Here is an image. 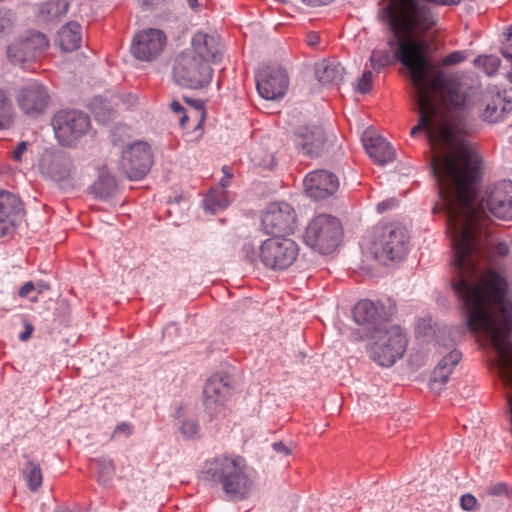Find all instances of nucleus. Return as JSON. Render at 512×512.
<instances>
[{
  "label": "nucleus",
  "instance_id": "473e14b6",
  "mask_svg": "<svg viewBox=\"0 0 512 512\" xmlns=\"http://www.w3.org/2000/svg\"><path fill=\"white\" fill-rule=\"evenodd\" d=\"M473 63L488 76H493L500 68L501 60L494 55H481L475 58Z\"/></svg>",
  "mask_w": 512,
  "mask_h": 512
},
{
  "label": "nucleus",
  "instance_id": "412c9836",
  "mask_svg": "<svg viewBox=\"0 0 512 512\" xmlns=\"http://www.w3.org/2000/svg\"><path fill=\"white\" fill-rule=\"evenodd\" d=\"M461 359L462 353L457 349H453L438 362L429 380V386L432 391L439 393L443 390L454 368Z\"/></svg>",
  "mask_w": 512,
  "mask_h": 512
},
{
  "label": "nucleus",
  "instance_id": "4d7b16f0",
  "mask_svg": "<svg viewBox=\"0 0 512 512\" xmlns=\"http://www.w3.org/2000/svg\"><path fill=\"white\" fill-rule=\"evenodd\" d=\"M504 36L505 42L510 48H512V25L509 27L507 33H505Z\"/></svg>",
  "mask_w": 512,
  "mask_h": 512
},
{
  "label": "nucleus",
  "instance_id": "c03bdc74",
  "mask_svg": "<svg viewBox=\"0 0 512 512\" xmlns=\"http://www.w3.org/2000/svg\"><path fill=\"white\" fill-rule=\"evenodd\" d=\"M27 147H28V143L25 142V141H22L20 142L16 148L14 149L13 151V158L16 160V161H20L21 158H22V155L26 152L27 150Z\"/></svg>",
  "mask_w": 512,
  "mask_h": 512
},
{
  "label": "nucleus",
  "instance_id": "c85d7f7f",
  "mask_svg": "<svg viewBox=\"0 0 512 512\" xmlns=\"http://www.w3.org/2000/svg\"><path fill=\"white\" fill-rule=\"evenodd\" d=\"M203 203L206 210L216 213L229 205L228 194L222 188L211 189Z\"/></svg>",
  "mask_w": 512,
  "mask_h": 512
},
{
  "label": "nucleus",
  "instance_id": "f3484780",
  "mask_svg": "<svg viewBox=\"0 0 512 512\" xmlns=\"http://www.w3.org/2000/svg\"><path fill=\"white\" fill-rule=\"evenodd\" d=\"M166 42L167 37L162 30L148 28L134 35L130 51L140 61H152L162 53Z\"/></svg>",
  "mask_w": 512,
  "mask_h": 512
},
{
  "label": "nucleus",
  "instance_id": "2f4dec72",
  "mask_svg": "<svg viewBox=\"0 0 512 512\" xmlns=\"http://www.w3.org/2000/svg\"><path fill=\"white\" fill-rule=\"evenodd\" d=\"M69 4L66 0H49L41 5V14L49 19L60 17L67 13Z\"/></svg>",
  "mask_w": 512,
  "mask_h": 512
},
{
  "label": "nucleus",
  "instance_id": "052dcab7",
  "mask_svg": "<svg viewBox=\"0 0 512 512\" xmlns=\"http://www.w3.org/2000/svg\"><path fill=\"white\" fill-rule=\"evenodd\" d=\"M190 7L194 8L197 5V0H187Z\"/></svg>",
  "mask_w": 512,
  "mask_h": 512
},
{
  "label": "nucleus",
  "instance_id": "aec40b11",
  "mask_svg": "<svg viewBox=\"0 0 512 512\" xmlns=\"http://www.w3.org/2000/svg\"><path fill=\"white\" fill-rule=\"evenodd\" d=\"M23 210V203L18 195L0 189V238L14 231Z\"/></svg>",
  "mask_w": 512,
  "mask_h": 512
},
{
  "label": "nucleus",
  "instance_id": "6ab92c4d",
  "mask_svg": "<svg viewBox=\"0 0 512 512\" xmlns=\"http://www.w3.org/2000/svg\"><path fill=\"white\" fill-rule=\"evenodd\" d=\"M307 195L315 200L325 199L333 195L339 188L336 175L327 170H315L304 179Z\"/></svg>",
  "mask_w": 512,
  "mask_h": 512
},
{
  "label": "nucleus",
  "instance_id": "37998d69",
  "mask_svg": "<svg viewBox=\"0 0 512 512\" xmlns=\"http://www.w3.org/2000/svg\"><path fill=\"white\" fill-rule=\"evenodd\" d=\"M222 172L224 174L223 178L220 180V185L223 190L225 187H227L230 184V180L233 176L232 170L229 166H223Z\"/></svg>",
  "mask_w": 512,
  "mask_h": 512
},
{
  "label": "nucleus",
  "instance_id": "393cba45",
  "mask_svg": "<svg viewBox=\"0 0 512 512\" xmlns=\"http://www.w3.org/2000/svg\"><path fill=\"white\" fill-rule=\"evenodd\" d=\"M512 110V101L496 93L486 102L485 108L481 113V118L488 123H497L502 121Z\"/></svg>",
  "mask_w": 512,
  "mask_h": 512
},
{
  "label": "nucleus",
  "instance_id": "58836bf2",
  "mask_svg": "<svg viewBox=\"0 0 512 512\" xmlns=\"http://www.w3.org/2000/svg\"><path fill=\"white\" fill-rule=\"evenodd\" d=\"M466 59V55L463 51H454L443 58L442 64L445 66L456 65Z\"/></svg>",
  "mask_w": 512,
  "mask_h": 512
},
{
  "label": "nucleus",
  "instance_id": "ddd939ff",
  "mask_svg": "<svg viewBox=\"0 0 512 512\" xmlns=\"http://www.w3.org/2000/svg\"><path fill=\"white\" fill-rule=\"evenodd\" d=\"M152 166L150 146L144 142H136L123 151L119 162V170L130 180L142 179Z\"/></svg>",
  "mask_w": 512,
  "mask_h": 512
},
{
  "label": "nucleus",
  "instance_id": "b1692460",
  "mask_svg": "<svg viewBox=\"0 0 512 512\" xmlns=\"http://www.w3.org/2000/svg\"><path fill=\"white\" fill-rule=\"evenodd\" d=\"M42 168L55 181H63L71 176L73 164L65 154L55 153L43 159Z\"/></svg>",
  "mask_w": 512,
  "mask_h": 512
},
{
  "label": "nucleus",
  "instance_id": "a18cd8bd",
  "mask_svg": "<svg viewBox=\"0 0 512 512\" xmlns=\"http://www.w3.org/2000/svg\"><path fill=\"white\" fill-rule=\"evenodd\" d=\"M24 328V331L19 334V339L21 341H27L34 331L33 325L29 322H25Z\"/></svg>",
  "mask_w": 512,
  "mask_h": 512
},
{
  "label": "nucleus",
  "instance_id": "f257e3e1",
  "mask_svg": "<svg viewBox=\"0 0 512 512\" xmlns=\"http://www.w3.org/2000/svg\"><path fill=\"white\" fill-rule=\"evenodd\" d=\"M481 157L476 178L467 183L471 195L460 203L453 195L439 194L446 213L447 229L453 248L452 288L457 295L465 325L471 333H481L491 342L497 357L495 365L507 402L512 403V300L507 279L498 272L483 273L480 260L489 231L485 208L496 218L512 220V181L496 184L478 202L476 182L480 177Z\"/></svg>",
  "mask_w": 512,
  "mask_h": 512
},
{
  "label": "nucleus",
  "instance_id": "09e8293b",
  "mask_svg": "<svg viewBox=\"0 0 512 512\" xmlns=\"http://www.w3.org/2000/svg\"><path fill=\"white\" fill-rule=\"evenodd\" d=\"M272 446H273V449L278 453H281L284 455H289L291 453V450L282 441L275 442V443H273Z\"/></svg>",
  "mask_w": 512,
  "mask_h": 512
},
{
  "label": "nucleus",
  "instance_id": "6e6d98bb",
  "mask_svg": "<svg viewBox=\"0 0 512 512\" xmlns=\"http://www.w3.org/2000/svg\"><path fill=\"white\" fill-rule=\"evenodd\" d=\"M318 43H319L318 35H316L314 33H311V34L308 35V44L310 46H315Z\"/></svg>",
  "mask_w": 512,
  "mask_h": 512
},
{
  "label": "nucleus",
  "instance_id": "2eb2a0df",
  "mask_svg": "<svg viewBox=\"0 0 512 512\" xmlns=\"http://www.w3.org/2000/svg\"><path fill=\"white\" fill-rule=\"evenodd\" d=\"M334 135H327L318 125L301 127L295 132V143L300 153L310 158H317L330 150Z\"/></svg>",
  "mask_w": 512,
  "mask_h": 512
},
{
  "label": "nucleus",
  "instance_id": "3c124183",
  "mask_svg": "<svg viewBox=\"0 0 512 512\" xmlns=\"http://www.w3.org/2000/svg\"><path fill=\"white\" fill-rule=\"evenodd\" d=\"M95 115L97 117V119H99L100 121H108L109 119H111L112 115H113V110L112 109H108V112H107V115H101L100 111L99 110H96L95 111Z\"/></svg>",
  "mask_w": 512,
  "mask_h": 512
},
{
  "label": "nucleus",
  "instance_id": "0eeeda50",
  "mask_svg": "<svg viewBox=\"0 0 512 512\" xmlns=\"http://www.w3.org/2000/svg\"><path fill=\"white\" fill-rule=\"evenodd\" d=\"M370 338L373 340L369 347L370 357L380 366H392L406 351L407 337L398 326L390 325L380 329Z\"/></svg>",
  "mask_w": 512,
  "mask_h": 512
},
{
  "label": "nucleus",
  "instance_id": "5fc2aeb1",
  "mask_svg": "<svg viewBox=\"0 0 512 512\" xmlns=\"http://www.w3.org/2000/svg\"><path fill=\"white\" fill-rule=\"evenodd\" d=\"M305 3L311 6L327 5L332 0H303Z\"/></svg>",
  "mask_w": 512,
  "mask_h": 512
},
{
  "label": "nucleus",
  "instance_id": "69168bd1",
  "mask_svg": "<svg viewBox=\"0 0 512 512\" xmlns=\"http://www.w3.org/2000/svg\"><path fill=\"white\" fill-rule=\"evenodd\" d=\"M275 2H278V3H284L285 0H274Z\"/></svg>",
  "mask_w": 512,
  "mask_h": 512
},
{
  "label": "nucleus",
  "instance_id": "a19ab883",
  "mask_svg": "<svg viewBox=\"0 0 512 512\" xmlns=\"http://www.w3.org/2000/svg\"><path fill=\"white\" fill-rule=\"evenodd\" d=\"M116 99L120 100L128 109L134 107L138 102L137 95L132 93L117 96Z\"/></svg>",
  "mask_w": 512,
  "mask_h": 512
},
{
  "label": "nucleus",
  "instance_id": "4be33fe9",
  "mask_svg": "<svg viewBox=\"0 0 512 512\" xmlns=\"http://www.w3.org/2000/svg\"><path fill=\"white\" fill-rule=\"evenodd\" d=\"M353 317L359 325L368 326L370 336L376 334L380 329H385L389 325L382 321L378 308L370 300L359 301L353 309Z\"/></svg>",
  "mask_w": 512,
  "mask_h": 512
},
{
  "label": "nucleus",
  "instance_id": "39448f33",
  "mask_svg": "<svg viewBox=\"0 0 512 512\" xmlns=\"http://www.w3.org/2000/svg\"><path fill=\"white\" fill-rule=\"evenodd\" d=\"M200 479L212 488L220 487L230 501H243L254 489V478L241 456L218 455L206 460Z\"/></svg>",
  "mask_w": 512,
  "mask_h": 512
},
{
  "label": "nucleus",
  "instance_id": "0e129e2a",
  "mask_svg": "<svg viewBox=\"0 0 512 512\" xmlns=\"http://www.w3.org/2000/svg\"><path fill=\"white\" fill-rule=\"evenodd\" d=\"M55 512H71V511L68 509H59V510H56Z\"/></svg>",
  "mask_w": 512,
  "mask_h": 512
},
{
  "label": "nucleus",
  "instance_id": "bf43d9fd",
  "mask_svg": "<svg viewBox=\"0 0 512 512\" xmlns=\"http://www.w3.org/2000/svg\"><path fill=\"white\" fill-rule=\"evenodd\" d=\"M183 416H184L183 408H178L177 411H176V417L177 418H182Z\"/></svg>",
  "mask_w": 512,
  "mask_h": 512
},
{
  "label": "nucleus",
  "instance_id": "e2e57ef3",
  "mask_svg": "<svg viewBox=\"0 0 512 512\" xmlns=\"http://www.w3.org/2000/svg\"><path fill=\"white\" fill-rule=\"evenodd\" d=\"M243 249L246 253H248V251L252 249V247L250 245H245Z\"/></svg>",
  "mask_w": 512,
  "mask_h": 512
},
{
  "label": "nucleus",
  "instance_id": "de8ad7c7",
  "mask_svg": "<svg viewBox=\"0 0 512 512\" xmlns=\"http://www.w3.org/2000/svg\"><path fill=\"white\" fill-rule=\"evenodd\" d=\"M35 290V285L33 284V282L29 281V282H26L20 289H19V296L20 297H26L29 295V293H31L32 291Z\"/></svg>",
  "mask_w": 512,
  "mask_h": 512
},
{
  "label": "nucleus",
  "instance_id": "f03ea898",
  "mask_svg": "<svg viewBox=\"0 0 512 512\" xmlns=\"http://www.w3.org/2000/svg\"><path fill=\"white\" fill-rule=\"evenodd\" d=\"M391 43L414 89L419 121L410 134L426 133L434 151L430 165L438 193L467 203L471 190L466 184L476 178L479 164V154L468 140L473 132V101L459 83L434 68L422 42L394 36Z\"/></svg>",
  "mask_w": 512,
  "mask_h": 512
},
{
  "label": "nucleus",
  "instance_id": "e433bc0d",
  "mask_svg": "<svg viewBox=\"0 0 512 512\" xmlns=\"http://www.w3.org/2000/svg\"><path fill=\"white\" fill-rule=\"evenodd\" d=\"M373 75L371 71H364L357 84V91L366 94L372 89Z\"/></svg>",
  "mask_w": 512,
  "mask_h": 512
},
{
  "label": "nucleus",
  "instance_id": "49530a36",
  "mask_svg": "<svg viewBox=\"0 0 512 512\" xmlns=\"http://www.w3.org/2000/svg\"><path fill=\"white\" fill-rule=\"evenodd\" d=\"M114 433H124L129 436L132 433V426L127 422H122L116 426Z\"/></svg>",
  "mask_w": 512,
  "mask_h": 512
},
{
  "label": "nucleus",
  "instance_id": "5701e85b",
  "mask_svg": "<svg viewBox=\"0 0 512 512\" xmlns=\"http://www.w3.org/2000/svg\"><path fill=\"white\" fill-rule=\"evenodd\" d=\"M363 146L368 155L378 165H385L395 159V151L393 147L379 135H370L368 131L363 137Z\"/></svg>",
  "mask_w": 512,
  "mask_h": 512
},
{
  "label": "nucleus",
  "instance_id": "ea45409f",
  "mask_svg": "<svg viewBox=\"0 0 512 512\" xmlns=\"http://www.w3.org/2000/svg\"><path fill=\"white\" fill-rule=\"evenodd\" d=\"M477 504V499L471 494H465L460 499V505L462 509L466 511H472Z\"/></svg>",
  "mask_w": 512,
  "mask_h": 512
},
{
  "label": "nucleus",
  "instance_id": "79ce46f5",
  "mask_svg": "<svg viewBox=\"0 0 512 512\" xmlns=\"http://www.w3.org/2000/svg\"><path fill=\"white\" fill-rule=\"evenodd\" d=\"M170 108L176 114H183L180 117V124L183 126L185 124V122L188 120V117L184 114L185 109L182 106V104L180 102L174 100L170 103Z\"/></svg>",
  "mask_w": 512,
  "mask_h": 512
},
{
  "label": "nucleus",
  "instance_id": "f8f14e48",
  "mask_svg": "<svg viewBox=\"0 0 512 512\" xmlns=\"http://www.w3.org/2000/svg\"><path fill=\"white\" fill-rule=\"evenodd\" d=\"M295 223V211L289 203L284 201L270 203L261 219L262 230L274 236L293 233Z\"/></svg>",
  "mask_w": 512,
  "mask_h": 512
},
{
  "label": "nucleus",
  "instance_id": "4468645a",
  "mask_svg": "<svg viewBox=\"0 0 512 512\" xmlns=\"http://www.w3.org/2000/svg\"><path fill=\"white\" fill-rule=\"evenodd\" d=\"M49 47L47 36L40 31H27L21 38L8 46L7 55L13 64L33 61Z\"/></svg>",
  "mask_w": 512,
  "mask_h": 512
},
{
  "label": "nucleus",
  "instance_id": "9d476101",
  "mask_svg": "<svg viewBox=\"0 0 512 512\" xmlns=\"http://www.w3.org/2000/svg\"><path fill=\"white\" fill-rule=\"evenodd\" d=\"M299 247L291 238L274 236L260 246L259 257L262 263L272 270H285L297 259Z\"/></svg>",
  "mask_w": 512,
  "mask_h": 512
},
{
  "label": "nucleus",
  "instance_id": "7ed1b4c3",
  "mask_svg": "<svg viewBox=\"0 0 512 512\" xmlns=\"http://www.w3.org/2000/svg\"><path fill=\"white\" fill-rule=\"evenodd\" d=\"M462 0H388L384 5V17L389 21L392 36L405 41H420L424 44V55L429 57L427 33L436 26L437 19L428 3L453 6ZM394 51L395 46L389 43Z\"/></svg>",
  "mask_w": 512,
  "mask_h": 512
},
{
  "label": "nucleus",
  "instance_id": "7c9ffc66",
  "mask_svg": "<svg viewBox=\"0 0 512 512\" xmlns=\"http://www.w3.org/2000/svg\"><path fill=\"white\" fill-rule=\"evenodd\" d=\"M23 475L27 480L28 488L35 492L37 491L43 482V475L41 467L38 463H35L32 460H28L24 469Z\"/></svg>",
  "mask_w": 512,
  "mask_h": 512
},
{
  "label": "nucleus",
  "instance_id": "72a5a7b5",
  "mask_svg": "<svg viewBox=\"0 0 512 512\" xmlns=\"http://www.w3.org/2000/svg\"><path fill=\"white\" fill-rule=\"evenodd\" d=\"M13 109L4 91L0 90V129H7L13 121Z\"/></svg>",
  "mask_w": 512,
  "mask_h": 512
},
{
  "label": "nucleus",
  "instance_id": "8fccbe9b",
  "mask_svg": "<svg viewBox=\"0 0 512 512\" xmlns=\"http://www.w3.org/2000/svg\"><path fill=\"white\" fill-rule=\"evenodd\" d=\"M506 490V486L503 483H498L490 488V493L493 495H500L504 493Z\"/></svg>",
  "mask_w": 512,
  "mask_h": 512
},
{
  "label": "nucleus",
  "instance_id": "13d9d810",
  "mask_svg": "<svg viewBox=\"0 0 512 512\" xmlns=\"http://www.w3.org/2000/svg\"><path fill=\"white\" fill-rule=\"evenodd\" d=\"M497 253L500 255H506L508 253V246L505 243H500L497 246Z\"/></svg>",
  "mask_w": 512,
  "mask_h": 512
},
{
  "label": "nucleus",
  "instance_id": "680f3d73",
  "mask_svg": "<svg viewBox=\"0 0 512 512\" xmlns=\"http://www.w3.org/2000/svg\"><path fill=\"white\" fill-rule=\"evenodd\" d=\"M195 105L198 109H203V104L199 101H195Z\"/></svg>",
  "mask_w": 512,
  "mask_h": 512
},
{
  "label": "nucleus",
  "instance_id": "603ef678",
  "mask_svg": "<svg viewBox=\"0 0 512 512\" xmlns=\"http://www.w3.org/2000/svg\"><path fill=\"white\" fill-rule=\"evenodd\" d=\"M501 53L502 55L507 58L509 61H510V64H511V70L509 71V73L507 74V78L508 80L512 83V54L506 52L505 49H501Z\"/></svg>",
  "mask_w": 512,
  "mask_h": 512
},
{
  "label": "nucleus",
  "instance_id": "cd10ccee",
  "mask_svg": "<svg viewBox=\"0 0 512 512\" xmlns=\"http://www.w3.org/2000/svg\"><path fill=\"white\" fill-rule=\"evenodd\" d=\"M316 76L322 85H339L343 81L344 68L340 63L323 62L317 66Z\"/></svg>",
  "mask_w": 512,
  "mask_h": 512
},
{
  "label": "nucleus",
  "instance_id": "c9c22d12",
  "mask_svg": "<svg viewBox=\"0 0 512 512\" xmlns=\"http://www.w3.org/2000/svg\"><path fill=\"white\" fill-rule=\"evenodd\" d=\"M199 430V425L196 419L194 418H185L181 421L180 431L182 435L186 438H193L197 435Z\"/></svg>",
  "mask_w": 512,
  "mask_h": 512
},
{
  "label": "nucleus",
  "instance_id": "6e6552de",
  "mask_svg": "<svg viewBox=\"0 0 512 512\" xmlns=\"http://www.w3.org/2000/svg\"><path fill=\"white\" fill-rule=\"evenodd\" d=\"M342 235L340 221L331 215L320 214L308 224L304 241L321 254H328L338 246Z\"/></svg>",
  "mask_w": 512,
  "mask_h": 512
},
{
  "label": "nucleus",
  "instance_id": "20e7f679",
  "mask_svg": "<svg viewBox=\"0 0 512 512\" xmlns=\"http://www.w3.org/2000/svg\"><path fill=\"white\" fill-rule=\"evenodd\" d=\"M222 58L220 39L203 32L194 34L191 48L178 54L173 63L172 74L176 83L190 89H201L212 80L210 62Z\"/></svg>",
  "mask_w": 512,
  "mask_h": 512
},
{
  "label": "nucleus",
  "instance_id": "c756f323",
  "mask_svg": "<svg viewBox=\"0 0 512 512\" xmlns=\"http://www.w3.org/2000/svg\"><path fill=\"white\" fill-rule=\"evenodd\" d=\"M95 194L100 198L111 196L116 190V180L104 168L101 169L98 179L93 184Z\"/></svg>",
  "mask_w": 512,
  "mask_h": 512
},
{
  "label": "nucleus",
  "instance_id": "1a4fd4ad",
  "mask_svg": "<svg viewBox=\"0 0 512 512\" xmlns=\"http://www.w3.org/2000/svg\"><path fill=\"white\" fill-rule=\"evenodd\" d=\"M55 136L62 146H71L91 128L89 116L80 110H61L52 118Z\"/></svg>",
  "mask_w": 512,
  "mask_h": 512
},
{
  "label": "nucleus",
  "instance_id": "a211bd4d",
  "mask_svg": "<svg viewBox=\"0 0 512 512\" xmlns=\"http://www.w3.org/2000/svg\"><path fill=\"white\" fill-rule=\"evenodd\" d=\"M289 85L286 71L280 67H268L257 75L256 87L266 100H275L285 95Z\"/></svg>",
  "mask_w": 512,
  "mask_h": 512
},
{
  "label": "nucleus",
  "instance_id": "4c0bfd02",
  "mask_svg": "<svg viewBox=\"0 0 512 512\" xmlns=\"http://www.w3.org/2000/svg\"><path fill=\"white\" fill-rule=\"evenodd\" d=\"M167 0H144L142 2V8L145 11H161L166 9Z\"/></svg>",
  "mask_w": 512,
  "mask_h": 512
},
{
  "label": "nucleus",
  "instance_id": "bb28decb",
  "mask_svg": "<svg viewBox=\"0 0 512 512\" xmlns=\"http://www.w3.org/2000/svg\"><path fill=\"white\" fill-rule=\"evenodd\" d=\"M381 19L383 22L387 24L388 27V36H387V46L390 48V52L386 50L374 49L370 56L371 66L374 70L380 71L385 66L392 63L393 60H397L401 63V61L395 56V51L393 47L389 44V39L392 36V31L390 27L389 21L384 17V6L381 8Z\"/></svg>",
  "mask_w": 512,
  "mask_h": 512
},
{
  "label": "nucleus",
  "instance_id": "dca6fc26",
  "mask_svg": "<svg viewBox=\"0 0 512 512\" xmlns=\"http://www.w3.org/2000/svg\"><path fill=\"white\" fill-rule=\"evenodd\" d=\"M230 390L227 375L215 374L206 381L203 388L202 405L210 418L217 417L224 412Z\"/></svg>",
  "mask_w": 512,
  "mask_h": 512
},
{
  "label": "nucleus",
  "instance_id": "f704fd0d",
  "mask_svg": "<svg viewBox=\"0 0 512 512\" xmlns=\"http://www.w3.org/2000/svg\"><path fill=\"white\" fill-rule=\"evenodd\" d=\"M98 478L102 484L107 483L114 475L115 466L111 459L101 458L97 461Z\"/></svg>",
  "mask_w": 512,
  "mask_h": 512
},
{
  "label": "nucleus",
  "instance_id": "864d4df0",
  "mask_svg": "<svg viewBox=\"0 0 512 512\" xmlns=\"http://www.w3.org/2000/svg\"><path fill=\"white\" fill-rule=\"evenodd\" d=\"M392 204L393 203L391 200L383 201L377 205V210H378V212L382 213V212L388 210L392 206Z\"/></svg>",
  "mask_w": 512,
  "mask_h": 512
},
{
  "label": "nucleus",
  "instance_id": "423d86ee",
  "mask_svg": "<svg viewBox=\"0 0 512 512\" xmlns=\"http://www.w3.org/2000/svg\"><path fill=\"white\" fill-rule=\"evenodd\" d=\"M409 235L406 229L397 223H388L376 227L374 231L373 253L379 261H401L408 252Z\"/></svg>",
  "mask_w": 512,
  "mask_h": 512
},
{
  "label": "nucleus",
  "instance_id": "a878e982",
  "mask_svg": "<svg viewBox=\"0 0 512 512\" xmlns=\"http://www.w3.org/2000/svg\"><path fill=\"white\" fill-rule=\"evenodd\" d=\"M82 42V28L77 22H69L58 32L57 43L64 52H72L80 48Z\"/></svg>",
  "mask_w": 512,
  "mask_h": 512
},
{
  "label": "nucleus",
  "instance_id": "9b49d317",
  "mask_svg": "<svg viewBox=\"0 0 512 512\" xmlns=\"http://www.w3.org/2000/svg\"><path fill=\"white\" fill-rule=\"evenodd\" d=\"M19 109L30 117L45 113L51 103V95L45 85L36 80L23 84L15 96Z\"/></svg>",
  "mask_w": 512,
  "mask_h": 512
}]
</instances>
